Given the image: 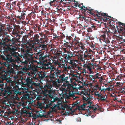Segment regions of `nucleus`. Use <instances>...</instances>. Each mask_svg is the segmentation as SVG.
Here are the masks:
<instances>
[{"label":"nucleus","mask_w":125,"mask_h":125,"mask_svg":"<svg viewBox=\"0 0 125 125\" xmlns=\"http://www.w3.org/2000/svg\"><path fill=\"white\" fill-rule=\"evenodd\" d=\"M33 84L35 86V92L43 94L46 96H48L49 97V99H45L44 100L42 104L43 107L45 109L49 108L52 109H55L57 105V104H54V102L57 101L58 102L59 99L57 97L52 95L53 91L51 89L52 86L47 82L44 87L42 84L37 83L34 82L32 84V85Z\"/></svg>","instance_id":"1"},{"label":"nucleus","mask_w":125,"mask_h":125,"mask_svg":"<svg viewBox=\"0 0 125 125\" xmlns=\"http://www.w3.org/2000/svg\"><path fill=\"white\" fill-rule=\"evenodd\" d=\"M29 39L27 35H25L23 36L21 44L25 48L21 50L22 52L23 55L21 54H18V56L20 57L23 58L22 60L21 61L22 63H24L25 64V66H27V67H31L33 66V63L35 62L36 60L33 59L32 56V52H30L32 50V48H33L34 44H31V41L29 40H27V39Z\"/></svg>","instance_id":"2"},{"label":"nucleus","mask_w":125,"mask_h":125,"mask_svg":"<svg viewBox=\"0 0 125 125\" xmlns=\"http://www.w3.org/2000/svg\"><path fill=\"white\" fill-rule=\"evenodd\" d=\"M6 53L0 55V57L3 61H4L3 66H7V71L10 73L13 71L14 68L16 66V64L13 63V61L12 56L15 57L16 56V52L13 48L7 47L5 49Z\"/></svg>","instance_id":"3"},{"label":"nucleus","mask_w":125,"mask_h":125,"mask_svg":"<svg viewBox=\"0 0 125 125\" xmlns=\"http://www.w3.org/2000/svg\"><path fill=\"white\" fill-rule=\"evenodd\" d=\"M49 53L47 51H42L40 50L37 53L35 54V56L33 57V59L34 60H36V61L34 62L33 64H34L33 66L31 67H27L28 66H25V64L24 63H22L24 65V66L23 67V70L25 71H27L30 69H32L34 67L35 65L34 64L36 62H39L41 63L42 62H43L45 60H46L47 58H49Z\"/></svg>","instance_id":"4"},{"label":"nucleus","mask_w":125,"mask_h":125,"mask_svg":"<svg viewBox=\"0 0 125 125\" xmlns=\"http://www.w3.org/2000/svg\"><path fill=\"white\" fill-rule=\"evenodd\" d=\"M54 72H50L48 74V75L46 77V80L47 81V83L50 84L51 85L50 83L49 82H52L53 84L55 85L57 84V78H56L58 76V75L56 74L55 73H54ZM52 86V85L51 84Z\"/></svg>","instance_id":"5"},{"label":"nucleus","mask_w":125,"mask_h":125,"mask_svg":"<svg viewBox=\"0 0 125 125\" xmlns=\"http://www.w3.org/2000/svg\"><path fill=\"white\" fill-rule=\"evenodd\" d=\"M1 92L0 93V96H5V98L7 96H10L12 95L13 90L10 87H7L6 88H1Z\"/></svg>","instance_id":"6"},{"label":"nucleus","mask_w":125,"mask_h":125,"mask_svg":"<svg viewBox=\"0 0 125 125\" xmlns=\"http://www.w3.org/2000/svg\"><path fill=\"white\" fill-rule=\"evenodd\" d=\"M21 12L18 11L17 12L16 14H13V16L11 15L13 20H14L16 22L20 24L21 22H22L23 20V17L21 16Z\"/></svg>","instance_id":"7"},{"label":"nucleus","mask_w":125,"mask_h":125,"mask_svg":"<svg viewBox=\"0 0 125 125\" xmlns=\"http://www.w3.org/2000/svg\"><path fill=\"white\" fill-rule=\"evenodd\" d=\"M93 12V13L94 14L92 16H94L95 17H98L99 19H100V21L101 22L102 20L103 21H104V18L102 17V16H105L107 15V13H102L101 12H98L97 10H94L93 9L92 11H91V12Z\"/></svg>","instance_id":"8"},{"label":"nucleus","mask_w":125,"mask_h":125,"mask_svg":"<svg viewBox=\"0 0 125 125\" xmlns=\"http://www.w3.org/2000/svg\"><path fill=\"white\" fill-rule=\"evenodd\" d=\"M21 30L20 28L17 27H15L13 29L11 33V36L12 37H16L21 38V35L20 32Z\"/></svg>","instance_id":"9"},{"label":"nucleus","mask_w":125,"mask_h":125,"mask_svg":"<svg viewBox=\"0 0 125 125\" xmlns=\"http://www.w3.org/2000/svg\"><path fill=\"white\" fill-rule=\"evenodd\" d=\"M7 67L5 71H4L2 72V73H1L2 75V76H4L5 77V81L7 82V83H9L10 84V83L11 84L12 83V80L10 78H7L6 76L7 75H8L9 74H10L11 73H13L14 71V69L13 71L11 73H8V71H7L8 67Z\"/></svg>","instance_id":"10"},{"label":"nucleus","mask_w":125,"mask_h":125,"mask_svg":"<svg viewBox=\"0 0 125 125\" xmlns=\"http://www.w3.org/2000/svg\"><path fill=\"white\" fill-rule=\"evenodd\" d=\"M59 78L57 79V83H60L62 82H67V80L68 78V76H65V74H63L62 75H58Z\"/></svg>","instance_id":"11"},{"label":"nucleus","mask_w":125,"mask_h":125,"mask_svg":"<svg viewBox=\"0 0 125 125\" xmlns=\"http://www.w3.org/2000/svg\"><path fill=\"white\" fill-rule=\"evenodd\" d=\"M45 40H44L43 37L40 38L36 44L39 45V49L41 48L42 50L44 49L46 47V45L45 44Z\"/></svg>","instance_id":"12"},{"label":"nucleus","mask_w":125,"mask_h":125,"mask_svg":"<svg viewBox=\"0 0 125 125\" xmlns=\"http://www.w3.org/2000/svg\"><path fill=\"white\" fill-rule=\"evenodd\" d=\"M61 109L62 110H65L66 109L67 110V111H66L64 115L67 114L69 115L70 114H72V112L70 113L69 111V110L72 111V108L70 106L64 104L61 105Z\"/></svg>","instance_id":"13"},{"label":"nucleus","mask_w":125,"mask_h":125,"mask_svg":"<svg viewBox=\"0 0 125 125\" xmlns=\"http://www.w3.org/2000/svg\"><path fill=\"white\" fill-rule=\"evenodd\" d=\"M118 26H116L119 33H124L125 32V24L120 22H118Z\"/></svg>","instance_id":"14"},{"label":"nucleus","mask_w":125,"mask_h":125,"mask_svg":"<svg viewBox=\"0 0 125 125\" xmlns=\"http://www.w3.org/2000/svg\"><path fill=\"white\" fill-rule=\"evenodd\" d=\"M40 38L39 35L36 34H34L33 36H32L31 38L29 39L30 41L32 42H31V44H33V48L34 47V44H36L37 42H38Z\"/></svg>","instance_id":"15"},{"label":"nucleus","mask_w":125,"mask_h":125,"mask_svg":"<svg viewBox=\"0 0 125 125\" xmlns=\"http://www.w3.org/2000/svg\"><path fill=\"white\" fill-rule=\"evenodd\" d=\"M25 78V82L24 83H23L24 84H26L29 87L32 88V84L34 83L33 81H32V78L31 77H29L27 76L26 79Z\"/></svg>","instance_id":"16"},{"label":"nucleus","mask_w":125,"mask_h":125,"mask_svg":"<svg viewBox=\"0 0 125 125\" xmlns=\"http://www.w3.org/2000/svg\"><path fill=\"white\" fill-rule=\"evenodd\" d=\"M3 36L2 39V45H10V37L9 35Z\"/></svg>","instance_id":"17"},{"label":"nucleus","mask_w":125,"mask_h":125,"mask_svg":"<svg viewBox=\"0 0 125 125\" xmlns=\"http://www.w3.org/2000/svg\"><path fill=\"white\" fill-rule=\"evenodd\" d=\"M47 72L45 71H38L37 72V73L36 75L37 78H39L41 80H42L46 78L47 76Z\"/></svg>","instance_id":"18"},{"label":"nucleus","mask_w":125,"mask_h":125,"mask_svg":"<svg viewBox=\"0 0 125 125\" xmlns=\"http://www.w3.org/2000/svg\"><path fill=\"white\" fill-rule=\"evenodd\" d=\"M13 37L11 39L10 38V40L9 46H12V45H16L17 43L18 42L20 41V38L16 37Z\"/></svg>","instance_id":"19"},{"label":"nucleus","mask_w":125,"mask_h":125,"mask_svg":"<svg viewBox=\"0 0 125 125\" xmlns=\"http://www.w3.org/2000/svg\"><path fill=\"white\" fill-rule=\"evenodd\" d=\"M101 75L100 74L97 73L95 75H89V76H87V77H88V76L89 77V78H88L89 79L94 81L95 79L97 78L98 79H100L101 80H102V78L101 77H99V76H100Z\"/></svg>","instance_id":"20"},{"label":"nucleus","mask_w":125,"mask_h":125,"mask_svg":"<svg viewBox=\"0 0 125 125\" xmlns=\"http://www.w3.org/2000/svg\"><path fill=\"white\" fill-rule=\"evenodd\" d=\"M63 56L67 60L69 59H71L72 57L74 56L73 55V54L70 51H67L66 52H65V53L64 54Z\"/></svg>","instance_id":"21"},{"label":"nucleus","mask_w":125,"mask_h":125,"mask_svg":"<svg viewBox=\"0 0 125 125\" xmlns=\"http://www.w3.org/2000/svg\"><path fill=\"white\" fill-rule=\"evenodd\" d=\"M94 94L96 96H98V97L97 98L98 101H106V98H105L106 95H104L101 94L100 93H98V94H95L94 93Z\"/></svg>","instance_id":"22"},{"label":"nucleus","mask_w":125,"mask_h":125,"mask_svg":"<svg viewBox=\"0 0 125 125\" xmlns=\"http://www.w3.org/2000/svg\"><path fill=\"white\" fill-rule=\"evenodd\" d=\"M5 17L0 15V27L1 26L4 28L6 27V25L4 24H3V23L4 21Z\"/></svg>","instance_id":"23"},{"label":"nucleus","mask_w":125,"mask_h":125,"mask_svg":"<svg viewBox=\"0 0 125 125\" xmlns=\"http://www.w3.org/2000/svg\"><path fill=\"white\" fill-rule=\"evenodd\" d=\"M36 94L35 93H33V97H35V98L36 99L38 100L41 99L42 97V96L41 95L42 94H40L37 93Z\"/></svg>","instance_id":"24"},{"label":"nucleus","mask_w":125,"mask_h":125,"mask_svg":"<svg viewBox=\"0 0 125 125\" xmlns=\"http://www.w3.org/2000/svg\"><path fill=\"white\" fill-rule=\"evenodd\" d=\"M88 104L87 103H83V104L80 105V106H77V108L78 110H85V109L84 107L86 105H87Z\"/></svg>","instance_id":"25"},{"label":"nucleus","mask_w":125,"mask_h":125,"mask_svg":"<svg viewBox=\"0 0 125 125\" xmlns=\"http://www.w3.org/2000/svg\"><path fill=\"white\" fill-rule=\"evenodd\" d=\"M51 63L49 62H47L45 63H43L42 65V67L46 69H48L50 66Z\"/></svg>","instance_id":"26"},{"label":"nucleus","mask_w":125,"mask_h":125,"mask_svg":"<svg viewBox=\"0 0 125 125\" xmlns=\"http://www.w3.org/2000/svg\"><path fill=\"white\" fill-rule=\"evenodd\" d=\"M4 17L5 20L7 22H11L12 21V20L13 19L12 17L11 18L10 16H6Z\"/></svg>","instance_id":"27"},{"label":"nucleus","mask_w":125,"mask_h":125,"mask_svg":"<svg viewBox=\"0 0 125 125\" xmlns=\"http://www.w3.org/2000/svg\"><path fill=\"white\" fill-rule=\"evenodd\" d=\"M34 71H32L31 70H30L27 72L26 74L28 75L27 76L29 77H31L32 78V76L33 74L34 75Z\"/></svg>","instance_id":"28"},{"label":"nucleus","mask_w":125,"mask_h":125,"mask_svg":"<svg viewBox=\"0 0 125 125\" xmlns=\"http://www.w3.org/2000/svg\"><path fill=\"white\" fill-rule=\"evenodd\" d=\"M41 26L39 25L38 24H35L33 28L34 30L36 29L37 31H40L41 30Z\"/></svg>","instance_id":"29"},{"label":"nucleus","mask_w":125,"mask_h":125,"mask_svg":"<svg viewBox=\"0 0 125 125\" xmlns=\"http://www.w3.org/2000/svg\"><path fill=\"white\" fill-rule=\"evenodd\" d=\"M9 101L7 99H3L2 100L0 99V102L1 103V104L3 105L5 104L6 105H7L8 104L7 102Z\"/></svg>","instance_id":"30"},{"label":"nucleus","mask_w":125,"mask_h":125,"mask_svg":"<svg viewBox=\"0 0 125 125\" xmlns=\"http://www.w3.org/2000/svg\"><path fill=\"white\" fill-rule=\"evenodd\" d=\"M68 63L70 64H71L73 67L75 66L76 64L73 62V61L72 60H71L70 59L68 60H67L66 61Z\"/></svg>","instance_id":"31"},{"label":"nucleus","mask_w":125,"mask_h":125,"mask_svg":"<svg viewBox=\"0 0 125 125\" xmlns=\"http://www.w3.org/2000/svg\"><path fill=\"white\" fill-rule=\"evenodd\" d=\"M34 33L33 32V31L32 30H30L29 32L28 33L27 35H28V37L30 38L32 36H33Z\"/></svg>","instance_id":"32"},{"label":"nucleus","mask_w":125,"mask_h":125,"mask_svg":"<svg viewBox=\"0 0 125 125\" xmlns=\"http://www.w3.org/2000/svg\"><path fill=\"white\" fill-rule=\"evenodd\" d=\"M88 92L86 89H83L82 90V91L80 92V94H83L84 95H87L88 94Z\"/></svg>","instance_id":"33"},{"label":"nucleus","mask_w":125,"mask_h":125,"mask_svg":"<svg viewBox=\"0 0 125 125\" xmlns=\"http://www.w3.org/2000/svg\"><path fill=\"white\" fill-rule=\"evenodd\" d=\"M54 73H55L56 74L58 75H60V73L61 72V71L60 70H59L58 68H56L55 67V69L54 70Z\"/></svg>","instance_id":"34"},{"label":"nucleus","mask_w":125,"mask_h":125,"mask_svg":"<svg viewBox=\"0 0 125 125\" xmlns=\"http://www.w3.org/2000/svg\"><path fill=\"white\" fill-rule=\"evenodd\" d=\"M87 63L88 65V69H89L90 71L91 70L92 68H93V64L91 62Z\"/></svg>","instance_id":"35"},{"label":"nucleus","mask_w":125,"mask_h":125,"mask_svg":"<svg viewBox=\"0 0 125 125\" xmlns=\"http://www.w3.org/2000/svg\"><path fill=\"white\" fill-rule=\"evenodd\" d=\"M67 92L68 94V95L70 96V97H72L74 95V93L73 92L72 90H70L68 91H67Z\"/></svg>","instance_id":"36"},{"label":"nucleus","mask_w":125,"mask_h":125,"mask_svg":"<svg viewBox=\"0 0 125 125\" xmlns=\"http://www.w3.org/2000/svg\"><path fill=\"white\" fill-rule=\"evenodd\" d=\"M88 8H90L91 7H86L85 9H86V10H88L89 12H88L89 13L91 14V15H93L94 14L93 13V12H91V11H92L93 10V9H88Z\"/></svg>","instance_id":"37"},{"label":"nucleus","mask_w":125,"mask_h":125,"mask_svg":"<svg viewBox=\"0 0 125 125\" xmlns=\"http://www.w3.org/2000/svg\"><path fill=\"white\" fill-rule=\"evenodd\" d=\"M74 42H73V43L74 44H75V47H76V48H79V46L81 44V43H79L78 41H76L74 42Z\"/></svg>","instance_id":"38"},{"label":"nucleus","mask_w":125,"mask_h":125,"mask_svg":"<svg viewBox=\"0 0 125 125\" xmlns=\"http://www.w3.org/2000/svg\"><path fill=\"white\" fill-rule=\"evenodd\" d=\"M103 17V18L105 19V20L106 21V20H110V19H109V17H110V18L112 19L113 18L112 17L109 16L108 15V14H107V16H102V17Z\"/></svg>","instance_id":"39"},{"label":"nucleus","mask_w":125,"mask_h":125,"mask_svg":"<svg viewBox=\"0 0 125 125\" xmlns=\"http://www.w3.org/2000/svg\"><path fill=\"white\" fill-rule=\"evenodd\" d=\"M109 31V32L111 33L115 34L117 32V30L115 27V28H114L112 29H110V31Z\"/></svg>","instance_id":"40"},{"label":"nucleus","mask_w":125,"mask_h":125,"mask_svg":"<svg viewBox=\"0 0 125 125\" xmlns=\"http://www.w3.org/2000/svg\"><path fill=\"white\" fill-rule=\"evenodd\" d=\"M55 1H56V2H58V1H57V0H53L52 1H51L49 2V4L50 6H54L55 5V4H54Z\"/></svg>","instance_id":"41"},{"label":"nucleus","mask_w":125,"mask_h":125,"mask_svg":"<svg viewBox=\"0 0 125 125\" xmlns=\"http://www.w3.org/2000/svg\"><path fill=\"white\" fill-rule=\"evenodd\" d=\"M54 54L55 56L56 57H61L62 55V53H58V52H54Z\"/></svg>","instance_id":"42"},{"label":"nucleus","mask_w":125,"mask_h":125,"mask_svg":"<svg viewBox=\"0 0 125 125\" xmlns=\"http://www.w3.org/2000/svg\"><path fill=\"white\" fill-rule=\"evenodd\" d=\"M5 29L4 28L2 27H0V37L2 36L3 34L2 32H3V30Z\"/></svg>","instance_id":"43"},{"label":"nucleus","mask_w":125,"mask_h":125,"mask_svg":"<svg viewBox=\"0 0 125 125\" xmlns=\"http://www.w3.org/2000/svg\"><path fill=\"white\" fill-rule=\"evenodd\" d=\"M66 38L68 40H69V41L71 42H73L74 41H73L72 39V38L71 37V36H67Z\"/></svg>","instance_id":"44"},{"label":"nucleus","mask_w":125,"mask_h":125,"mask_svg":"<svg viewBox=\"0 0 125 125\" xmlns=\"http://www.w3.org/2000/svg\"><path fill=\"white\" fill-rule=\"evenodd\" d=\"M103 42H105L106 43H109L110 42V41L108 38H106L105 39L103 40Z\"/></svg>","instance_id":"45"},{"label":"nucleus","mask_w":125,"mask_h":125,"mask_svg":"<svg viewBox=\"0 0 125 125\" xmlns=\"http://www.w3.org/2000/svg\"><path fill=\"white\" fill-rule=\"evenodd\" d=\"M88 107H89V108L91 109H92L93 110H95L97 109V108L95 107H94V105H92L91 106L90 105H89L87 107V108H88Z\"/></svg>","instance_id":"46"},{"label":"nucleus","mask_w":125,"mask_h":125,"mask_svg":"<svg viewBox=\"0 0 125 125\" xmlns=\"http://www.w3.org/2000/svg\"><path fill=\"white\" fill-rule=\"evenodd\" d=\"M50 69V70L51 71L50 72L53 73L54 72V70L55 69V67L52 66H49V68Z\"/></svg>","instance_id":"47"},{"label":"nucleus","mask_w":125,"mask_h":125,"mask_svg":"<svg viewBox=\"0 0 125 125\" xmlns=\"http://www.w3.org/2000/svg\"><path fill=\"white\" fill-rule=\"evenodd\" d=\"M105 33H104L103 34L101 35L100 36L101 38L102 39V40H103L104 39L106 38V35Z\"/></svg>","instance_id":"48"},{"label":"nucleus","mask_w":125,"mask_h":125,"mask_svg":"<svg viewBox=\"0 0 125 125\" xmlns=\"http://www.w3.org/2000/svg\"><path fill=\"white\" fill-rule=\"evenodd\" d=\"M13 92L15 94L16 93V94H18L20 95L21 94V93L22 92H19L18 90L17 89L14 90V91H13Z\"/></svg>","instance_id":"49"},{"label":"nucleus","mask_w":125,"mask_h":125,"mask_svg":"<svg viewBox=\"0 0 125 125\" xmlns=\"http://www.w3.org/2000/svg\"><path fill=\"white\" fill-rule=\"evenodd\" d=\"M79 18L81 20H82V21L83 20L82 19H83L85 20H87L84 17L81 15H80Z\"/></svg>","instance_id":"50"},{"label":"nucleus","mask_w":125,"mask_h":125,"mask_svg":"<svg viewBox=\"0 0 125 125\" xmlns=\"http://www.w3.org/2000/svg\"><path fill=\"white\" fill-rule=\"evenodd\" d=\"M68 93L67 92L65 93L64 95V96L65 97V98L66 99H69L70 98V95H68Z\"/></svg>","instance_id":"51"},{"label":"nucleus","mask_w":125,"mask_h":125,"mask_svg":"<svg viewBox=\"0 0 125 125\" xmlns=\"http://www.w3.org/2000/svg\"><path fill=\"white\" fill-rule=\"evenodd\" d=\"M53 62L54 64L56 66L57 65H59V64L61 63V61H60V62H59L58 60H54L53 61Z\"/></svg>","instance_id":"52"},{"label":"nucleus","mask_w":125,"mask_h":125,"mask_svg":"<svg viewBox=\"0 0 125 125\" xmlns=\"http://www.w3.org/2000/svg\"><path fill=\"white\" fill-rule=\"evenodd\" d=\"M79 47H80L81 49L83 51H85L86 49L84 46L83 45H82L81 43V44L79 46Z\"/></svg>","instance_id":"53"},{"label":"nucleus","mask_w":125,"mask_h":125,"mask_svg":"<svg viewBox=\"0 0 125 125\" xmlns=\"http://www.w3.org/2000/svg\"><path fill=\"white\" fill-rule=\"evenodd\" d=\"M43 115L40 114L39 113L38 114H35V117L36 118H37L38 117H40L41 118H42L43 117Z\"/></svg>","instance_id":"54"},{"label":"nucleus","mask_w":125,"mask_h":125,"mask_svg":"<svg viewBox=\"0 0 125 125\" xmlns=\"http://www.w3.org/2000/svg\"><path fill=\"white\" fill-rule=\"evenodd\" d=\"M83 54H81L79 53V54L78 55V56L79 57V58H80V60L82 61H83Z\"/></svg>","instance_id":"55"},{"label":"nucleus","mask_w":125,"mask_h":125,"mask_svg":"<svg viewBox=\"0 0 125 125\" xmlns=\"http://www.w3.org/2000/svg\"><path fill=\"white\" fill-rule=\"evenodd\" d=\"M78 6L81 9H83V4L82 3H78Z\"/></svg>","instance_id":"56"},{"label":"nucleus","mask_w":125,"mask_h":125,"mask_svg":"<svg viewBox=\"0 0 125 125\" xmlns=\"http://www.w3.org/2000/svg\"><path fill=\"white\" fill-rule=\"evenodd\" d=\"M91 51L92 52V50H90L89 51H87V50H86V51H85V52L86 53V54L87 55V57H88V56L89 54H90V53H91Z\"/></svg>","instance_id":"57"},{"label":"nucleus","mask_w":125,"mask_h":125,"mask_svg":"<svg viewBox=\"0 0 125 125\" xmlns=\"http://www.w3.org/2000/svg\"><path fill=\"white\" fill-rule=\"evenodd\" d=\"M39 34L42 37H45V36L46 35V34H44L42 32L39 33Z\"/></svg>","instance_id":"58"},{"label":"nucleus","mask_w":125,"mask_h":125,"mask_svg":"<svg viewBox=\"0 0 125 125\" xmlns=\"http://www.w3.org/2000/svg\"><path fill=\"white\" fill-rule=\"evenodd\" d=\"M6 6L9 9H11V7L10 4L8 3H6Z\"/></svg>","instance_id":"59"},{"label":"nucleus","mask_w":125,"mask_h":125,"mask_svg":"<svg viewBox=\"0 0 125 125\" xmlns=\"http://www.w3.org/2000/svg\"><path fill=\"white\" fill-rule=\"evenodd\" d=\"M87 95L88 96L87 97V99H88V100L91 99L93 98V97L91 96L90 94H88H88H87Z\"/></svg>","instance_id":"60"},{"label":"nucleus","mask_w":125,"mask_h":125,"mask_svg":"<svg viewBox=\"0 0 125 125\" xmlns=\"http://www.w3.org/2000/svg\"><path fill=\"white\" fill-rule=\"evenodd\" d=\"M91 27L93 29L96 30H97L98 27L97 26L93 25Z\"/></svg>","instance_id":"61"},{"label":"nucleus","mask_w":125,"mask_h":125,"mask_svg":"<svg viewBox=\"0 0 125 125\" xmlns=\"http://www.w3.org/2000/svg\"><path fill=\"white\" fill-rule=\"evenodd\" d=\"M88 57H87V55L86 54L85 52L84 53L83 59L84 60H86L87 59Z\"/></svg>","instance_id":"62"},{"label":"nucleus","mask_w":125,"mask_h":125,"mask_svg":"<svg viewBox=\"0 0 125 125\" xmlns=\"http://www.w3.org/2000/svg\"><path fill=\"white\" fill-rule=\"evenodd\" d=\"M37 106L38 107L40 108L42 107L41 103L38 102L37 103Z\"/></svg>","instance_id":"63"},{"label":"nucleus","mask_w":125,"mask_h":125,"mask_svg":"<svg viewBox=\"0 0 125 125\" xmlns=\"http://www.w3.org/2000/svg\"><path fill=\"white\" fill-rule=\"evenodd\" d=\"M73 55L74 56H78V55L79 54V53L77 52H74L73 53Z\"/></svg>","instance_id":"64"}]
</instances>
